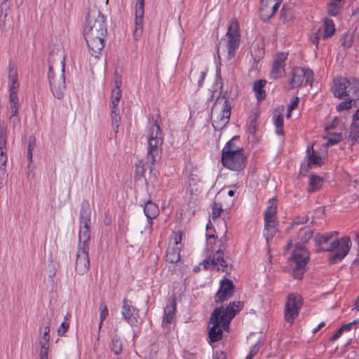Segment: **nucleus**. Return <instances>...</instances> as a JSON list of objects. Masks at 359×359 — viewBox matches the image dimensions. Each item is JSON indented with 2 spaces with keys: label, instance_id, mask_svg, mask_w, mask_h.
Segmentation results:
<instances>
[{
  "label": "nucleus",
  "instance_id": "412c9836",
  "mask_svg": "<svg viewBox=\"0 0 359 359\" xmlns=\"http://www.w3.org/2000/svg\"><path fill=\"white\" fill-rule=\"evenodd\" d=\"M287 58V53H280L274 59L271 72V77L273 79L281 78L285 74V62Z\"/></svg>",
  "mask_w": 359,
  "mask_h": 359
},
{
  "label": "nucleus",
  "instance_id": "bf43d9fd",
  "mask_svg": "<svg viewBox=\"0 0 359 359\" xmlns=\"http://www.w3.org/2000/svg\"><path fill=\"white\" fill-rule=\"evenodd\" d=\"M35 142H36V140H35L34 137H33V136L29 137L28 149H27L29 151H33V149H34V147H35Z\"/></svg>",
  "mask_w": 359,
  "mask_h": 359
},
{
  "label": "nucleus",
  "instance_id": "a211bd4d",
  "mask_svg": "<svg viewBox=\"0 0 359 359\" xmlns=\"http://www.w3.org/2000/svg\"><path fill=\"white\" fill-rule=\"evenodd\" d=\"M84 37L90 55L95 58L100 57L105 46L106 36H101L99 34L84 36Z\"/></svg>",
  "mask_w": 359,
  "mask_h": 359
},
{
  "label": "nucleus",
  "instance_id": "1a4fd4ad",
  "mask_svg": "<svg viewBox=\"0 0 359 359\" xmlns=\"http://www.w3.org/2000/svg\"><path fill=\"white\" fill-rule=\"evenodd\" d=\"M332 93L335 97L342 98L355 95L359 97V87L352 85L351 81L345 77H339L334 80V85L332 88Z\"/></svg>",
  "mask_w": 359,
  "mask_h": 359
},
{
  "label": "nucleus",
  "instance_id": "2f4dec72",
  "mask_svg": "<svg viewBox=\"0 0 359 359\" xmlns=\"http://www.w3.org/2000/svg\"><path fill=\"white\" fill-rule=\"evenodd\" d=\"M6 128L3 123H0V154L3 156L6 154Z\"/></svg>",
  "mask_w": 359,
  "mask_h": 359
},
{
  "label": "nucleus",
  "instance_id": "c9c22d12",
  "mask_svg": "<svg viewBox=\"0 0 359 359\" xmlns=\"http://www.w3.org/2000/svg\"><path fill=\"white\" fill-rule=\"evenodd\" d=\"M111 117L113 130L116 134L118 133L119 123L121 121V116L119 115V110L118 107L111 108Z\"/></svg>",
  "mask_w": 359,
  "mask_h": 359
},
{
  "label": "nucleus",
  "instance_id": "4d7b16f0",
  "mask_svg": "<svg viewBox=\"0 0 359 359\" xmlns=\"http://www.w3.org/2000/svg\"><path fill=\"white\" fill-rule=\"evenodd\" d=\"M34 168V166L32 165V163H29L27 166V178H33V177H34V173H33Z\"/></svg>",
  "mask_w": 359,
  "mask_h": 359
},
{
  "label": "nucleus",
  "instance_id": "3c124183",
  "mask_svg": "<svg viewBox=\"0 0 359 359\" xmlns=\"http://www.w3.org/2000/svg\"><path fill=\"white\" fill-rule=\"evenodd\" d=\"M69 327V323L67 321L62 323L59 328L57 329V334L59 336H64L67 332Z\"/></svg>",
  "mask_w": 359,
  "mask_h": 359
},
{
  "label": "nucleus",
  "instance_id": "69168bd1",
  "mask_svg": "<svg viewBox=\"0 0 359 359\" xmlns=\"http://www.w3.org/2000/svg\"><path fill=\"white\" fill-rule=\"evenodd\" d=\"M183 357L184 359H196L195 355L189 352H184Z\"/></svg>",
  "mask_w": 359,
  "mask_h": 359
},
{
  "label": "nucleus",
  "instance_id": "864d4df0",
  "mask_svg": "<svg viewBox=\"0 0 359 359\" xmlns=\"http://www.w3.org/2000/svg\"><path fill=\"white\" fill-rule=\"evenodd\" d=\"M122 84V76L116 72L114 74V89H121V86Z\"/></svg>",
  "mask_w": 359,
  "mask_h": 359
},
{
  "label": "nucleus",
  "instance_id": "4c0bfd02",
  "mask_svg": "<svg viewBox=\"0 0 359 359\" xmlns=\"http://www.w3.org/2000/svg\"><path fill=\"white\" fill-rule=\"evenodd\" d=\"M121 97V89H112L111 95V108L118 107Z\"/></svg>",
  "mask_w": 359,
  "mask_h": 359
},
{
  "label": "nucleus",
  "instance_id": "4be33fe9",
  "mask_svg": "<svg viewBox=\"0 0 359 359\" xmlns=\"http://www.w3.org/2000/svg\"><path fill=\"white\" fill-rule=\"evenodd\" d=\"M144 15V0H137L135 11L134 37L137 40L142 33Z\"/></svg>",
  "mask_w": 359,
  "mask_h": 359
},
{
  "label": "nucleus",
  "instance_id": "f03ea898",
  "mask_svg": "<svg viewBox=\"0 0 359 359\" xmlns=\"http://www.w3.org/2000/svg\"><path fill=\"white\" fill-rule=\"evenodd\" d=\"M243 306L241 302L237 301L229 303L226 309L222 306L214 309L210 318V324L212 325L209 330L211 342H216L222 339L223 332L220 327L224 330L228 329L231 320L241 310Z\"/></svg>",
  "mask_w": 359,
  "mask_h": 359
},
{
  "label": "nucleus",
  "instance_id": "0eeeda50",
  "mask_svg": "<svg viewBox=\"0 0 359 359\" xmlns=\"http://www.w3.org/2000/svg\"><path fill=\"white\" fill-rule=\"evenodd\" d=\"M100 35L107 36V29L104 16L100 12L88 13L83 35Z\"/></svg>",
  "mask_w": 359,
  "mask_h": 359
},
{
  "label": "nucleus",
  "instance_id": "39448f33",
  "mask_svg": "<svg viewBox=\"0 0 359 359\" xmlns=\"http://www.w3.org/2000/svg\"><path fill=\"white\" fill-rule=\"evenodd\" d=\"M149 124L147 161L154 165L161 157L163 136L157 119L152 118Z\"/></svg>",
  "mask_w": 359,
  "mask_h": 359
},
{
  "label": "nucleus",
  "instance_id": "2eb2a0df",
  "mask_svg": "<svg viewBox=\"0 0 359 359\" xmlns=\"http://www.w3.org/2000/svg\"><path fill=\"white\" fill-rule=\"evenodd\" d=\"M269 205L264 212V222L265 229L264 236L267 241H269V233L271 236L276 231V210L277 207L275 204V201L270 199L269 201Z\"/></svg>",
  "mask_w": 359,
  "mask_h": 359
},
{
  "label": "nucleus",
  "instance_id": "603ef678",
  "mask_svg": "<svg viewBox=\"0 0 359 359\" xmlns=\"http://www.w3.org/2000/svg\"><path fill=\"white\" fill-rule=\"evenodd\" d=\"M359 323V320H354L353 321L344 324L341 326V328L343 329L344 332H349L351 330L353 326H355Z\"/></svg>",
  "mask_w": 359,
  "mask_h": 359
},
{
  "label": "nucleus",
  "instance_id": "aec40b11",
  "mask_svg": "<svg viewBox=\"0 0 359 359\" xmlns=\"http://www.w3.org/2000/svg\"><path fill=\"white\" fill-rule=\"evenodd\" d=\"M139 310L131 306L130 302L124 299L121 307V315L131 325H137L140 323V318L138 314Z\"/></svg>",
  "mask_w": 359,
  "mask_h": 359
},
{
  "label": "nucleus",
  "instance_id": "c85d7f7f",
  "mask_svg": "<svg viewBox=\"0 0 359 359\" xmlns=\"http://www.w3.org/2000/svg\"><path fill=\"white\" fill-rule=\"evenodd\" d=\"M166 259L170 263H177L180 259V248L174 246L169 248L166 254Z\"/></svg>",
  "mask_w": 359,
  "mask_h": 359
},
{
  "label": "nucleus",
  "instance_id": "49530a36",
  "mask_svg": "<svg viewBox=\"0 0 359 359\" xmlns=\"http://www.w3.org/2000/svg\"><path fill=\"white\" fill-rule=\"evenodd\" d=\"M135 165L136 174L143 175L146 171V165L143 163L142 161L139 160L135 163Z\"/></svg>",
  "mask_w": 359,
  "mask_h": 359
},
{
  "label": "nucleus",
  "instance_id": "20e7f679",
  "mask_svg": "<svg viewBox=\"0 0 359 359\" xmlns=\"http://www.w3.org/2000/svg\"><path fill=\"white\" fill-rule=\"evenodd\" d=\"M234 138L229 140L222 151V163L226 168L241 172L246 166L247 157L244 154L243 149L235 145Z\"/></svg>",
  "mask_w": 359,
  "mask_h": 359
},
{
  "label": "nucleus",
  "instance_id": "0e129e2a",
  "mask_svg": "<svg viewBox=\"0 0 359 359\" xmlns=\"http://www.w3.org/2000/svg\"><path fill=\"white\" fill-rule=\"evenodd\" d=\"M9 121L13 123V126L20 123V118L18 116H10Z\"/></svg>",
  "mask_w": 359,
  "mask_h": 359
},
{
  "label": "nucleus",
  "instance_id": "ea45409f",
  "mask_svg": "<svg viewBox=\"0 0 359 359\" xmlns=\"http://www.w3.org/2000/svg\"><path fill=\"white\" fill-rule=\"evenodd\" d=\"M347 98L344 102H340L337 106V110L338 111H341L344 110H348L351 108V102L353 100H355L357 97L355 95H351V97H346Z\"/></svg>",
  "mask_w": 359,
  "mask_h": 359
},
{
  "label": "nucleus",
  "instance_id": "de8ad7c7",
  "mask_svg": "<svg viewBox=\"0 0 359 359\" xmlns=\"http://www.w3.org/2000/svg\"><path fill=\"white\" fill-rule=\"evenodd\" d=\"M40 359H48L49 344H40Z\"/></svg>",
  "mask_w": 359,
  "mask_h": 359
},
{
  "label": "nucleus",
  "instance_id": "a19ab883",
  "mask_svg": "<svg viewBox=\"0 0 359 359\" xmlns=\"http://www.w3.org/2000/svg\"><path fill=\"white\" fill-rule=\"evenodd\" d=\"M10 11L0 10V28L2 30H7L10 26L7 19Z\"/></svg>",
  "mask_w": 359,
  "mask_h": 359
},
{
  "label": "nucleus",
  "instance_id": "f3484780",
  "mask_svg": "<svg viewBox=\"0 0 359 359\" xmlns=\"http://www.w3.org/2000/svg\"><path fill=\"white\" fill-rule=\"evenodd\" d=\"M65 71V54L63 48L59 47L53 50L48 57V72Z\"/></svg>",
  "mask_w": 359,
  "mask_h": 359
},
{
  "label": "nucleus",
  "instance_id": "37998d69",
  "mask_svg": "<svg viewBox=\"0 0 359 359\" xmlns=\"http://www.w3.org/2000/svg\"><path fill=\"white\" fill-rule=\"evenodd\" d=\"M100 324H99V327L100 328L103 323V321L105 320V318L108 316L109 312H108L107 306L104 303L100 304Z\"/></svg>",
  "mask_w": 359,
  "mask_h": 359
},
{
  "label": "nucleus",
  "instance_id": "72a5a7b5",
  "mask_svg": "<svg viewBox=\"0 0 359 359\" xmlns=\"http://www.w3.org/2000/svg\"><path fill=\"white\" fill-rule=\"evenodd\" d=\"M335 32V26L332 20L325 18L324 20L323 39L332 36Z\"/></svg>",
  "mask_w": 359,
  "mask_h": 359
},
{
  "label": "nucleus",
  "instance_id": "c03bdc74",
  "mask_svg": "<svg viewBox=\"0 0 359 359\" xmlns=\"http://www.w3.org/2000/svg\"><path fill=\"white\" fill-rule=\"evenodd\" d=\"M8 176L6 171V158L0 159V177L1 179H6Z\"/></svg>",
  "mask_w": 359,
  "mask_h": 359
},
{
  "label": "nucleus",
  "instance_id": "423d86ee",
  "mask_svg": "<svg viewBox=\"0 0 359 359\" xmlns=\"http://www.w3.org/2000/svg\"><path fill=\"white\" fill-rule=\"evenodd\" d=\"M290 264L293 268L292 275L297 279H302L306 271V264L309 260V253L305 246L297 243L292 250V255L288 257Z\"/></svg>",
  "mask_w": 359,
  "mask_h": 359
},
{
  "label": "nucleus",
  "instance_id": "cd10ccee",
  "mask_svg": "<svg viewBox=\"0 0 359 359\" xmlns=\"http://www.w3.org/2000/svg\"><path fill=\"white\" fill-rule=\"evenodd\" d=\"M265 85L266 81L261 79L254 83L253 90L255 93L256 97L259 101L263 100L266 97V93L263 89Z\"/></svg>",
  "mask_w": 359,
  "mask_h": 359
},
{
  "label": "nucleus",
  "instance_id": "dca6fc26",
  "mask_svg": "<svg viewBox=\"0 0 359 359\" xmlns=\"http://www.w3.org/2000/svg\"><path fill=\"white\" fill-rule=\"evenodd\" d=\"M235 286L232 280L224 278L219 282V287L215 296L216 304L228 301L234 294Z\"/></svg>",
  "mask_w": 359,
  "mask_h": 359
},
{
  "label": "nucleus",
  "instance_id": "5701e85b",
  "mask_svg": "<svg viewBox=\"0 0 359 359\" xmlns=\"http://www.w3.org/2000/svg\"><path fill=\"white\" fill-rule=\"evenodd\" d=\"M346 139L351 145L359 141V108L353 116V123Z\"/></svg>",
  "mask_w": 359,
  "mask_h": 359
},
{
  "label": "nucleus",
  "instance_id": "6e6552de",
  "mask_svg": "<svg viewBox=\"0 0 359 359\" xmlns=\"http://www.w3.org/2000/svg\"><path fill=\"white\" fill-rule=\"evenodd\" d=\"M227 238L226 233L219 238L220 245L212 257L204 259L201 264L207 270L210 265L217 266L218 270L229 273L231 270V266L224 259V252L226 250Z\"/></svg>",
  "mask_w": 359,
  "mask_h": 359
},
{
  "label": "nucleus",
  "instance_id": "052dcab7",
  "mask_svg": "<svg viewBox=\"0 0 359 359\" xmlns=\"http://www.w3.org/2000/svg\"><path fill=\"white\" fill-rule=\"evenodd\" d=\"M344 330L343 329L341 328V327L336 332V333L331 338V340L332 341H336L337 339H338L341 336V334L344 333Z\"/></svg>",
  "mask_w": 359,
  "mask_h": 359
},
{
  "label": "nucleus",
  "instance_id": "4468645a",
  "mask_svg": "<svg viewBox=\"0 0 359 359\" xmlns=\"http://www.w3.org/2000/svg\"><path fill=\"white\" fill-rule=\"evenodd\" d=\"M313 73L309 69L302 67H294L292 72V78L289 81L290 88L300 87L304 81L311 86L313 82Z\"/></svg>",
  "mask_w": 359,
  "mask_h": 359
},
{
  "label": "nucleus",
  "instance_id": "338daca9",
  "mask_svg": "<svg viewBox=\"0 0 359 359\" xmlns=\"http://www.w3.org/2000/svg\"><path fill=\"white\" fill-rule=\"evenodd\" d=\"M182 238L180 235H175L174 237V243L175 246H177L178 244L181 242Z\"/></svg>",
  "mask_w": 359,
  "mask_h": 359
},
{
  "label": "nucleus",
  "instance_id": "f257e3e1",
  "mask_svg": "<svg viewBox=\"0 0 359 359\" xmlns=\"http://www.w3.org/2000/svg\"><path fill=\"white\" fill-rule=\"evenodd\" d=\"M90 208L88 201H83L80 210L79 246L75 270L79 275L86 273L90 267L89 241L90 239Z\"/></svg>",
  "mask_w": 359,
  "mask_h": 359
},
{
  "label": "nucleus",
  "instance_id": "f704fd0d",
  "mask_svg": "<svg viewBox=\"0 0 359 359\" xmlns=\"http://www.w3.org/2000/svg\"><path fill=\"white\" fill-rule=\"evenodd\" d=\"M273 124L276 127V133L278 135H283V117L280 114L279 111H275L273 116Z\"/></svg>",
  "mask_w": 359,
  "mask_h": 359
},
{
  "label": "nucleus",
  "instance_id": "6ab92c4d",
  "mask_svg": "<svg viewBox=\"0 0 359 359\" xmlns=\"http://www.w3.org/2000/svg\"><path fill=\"white\" fill-rule=\"evenodd\" d=\"M283 0H260L259 13L262 21L269 20L278 11Z\"/></svg>",
  "mask_w": 359,
  "mask_h": 359
},
{
  "label": "nucleus",
  "instance_id": "774afa93",
  "mask_svg": "<svg viewBox=\"0 0 359 359\" xmlns=\"http://www.w3.org/2000/svg\"><path fill=\"white\" fill-rule=\"evenodd\" d=\"M325 325V323L324 322H321L315 329L313 332L316 333L318 330H320Z\"/></svg>",
  "mask_w": 359,
  "mask_h": 359
},
{
  "label": "nucleus",
  "instance_id": "393cba45",
  "mask_svg": "<svg viewBox=\"0 0 359 359\" xmlns=\"http://www.w3.org/2000/svg\"><path fill=\"white\" fill-rule=\"evenodd\" d=\"M8 90L9 94L18 95V90L19 88V82L17 69L13 67H11L8 71Z\"/></svg>",
  "mask_w": 359,
  "mask_h": 359
},
{
  "label": "nucleus",
  "instance_id": "9d476101",
  "mask_svg": "<svg viewBox=\"0 0 359 359\" xmlns=\"http://www.w3.org/2000/svg\"><path fill=\"white\" fill-rule=\"evenodd\" d=\"M227 59L231 60L236 55V50L240 45V34L238 32V24L236 20L231 21L226 34Z\"/></svg>",
  "mask_w": 359,
  "mask_h": 359
},
{
  "label": "nucleus",
  "instance_id": "8fccbe9b",
  "mask_svg": "<svg viewBox=\"0 0 359 359\" xmlns=\"http://www.w3.org/2000/svg\"><path fill=\"white\" fill-rule=\"evenodd\" d=\"M206 76V72L205 71H201L197 75H195L194 74V76L196 77L195 78L197 81L198 87L200 88L203 86V81L205 79V77Z\"/></svg>",
  "mask_w": 359,
  "mask_h": 359
},
{
  "label": "nucleus",
  "instance_id": "9b49d317",
  "mask_svg": "<svg viewBox=\"0 0 359 359\" xmlns=\"http://www.w3.org/2000/svg\"><path fill=\"white\" fill-rule=\"evenodd\" d=\"M222 101V110L219 114H214L212 117V124L216 130L223 129L229 123L231 116V106L227 98L224 96L221 101L217 100L216 105H219Z\"/></svg>",
  "mask_w": 359,
  "mask_h": 359
},
{
  "label": "nucleus",
  "instance_id": "e433bc0d",
  "mask_svg": "<svg viewBox=\"0 0 359 359\" xmlns=\"http://www.w3.org/2000/svg\"><path fill=\"white\" fill-rule=\"evenodd\" d=\"M354 34L352 32L348 31L341 37V46L344 48H350L353 45Z\"/></svg>",
  "mask_w": 359,
  "mask_h": 359
},
{
  "label": "nucleus",
  "instance_id": "ddd939ff",
  "mask_svg": "<svg viewBox=\"0 0 359 359\" xmlns=\"http://www.w3.org/2000/svg\"><path fill=\"white\" fill-rule=\"evenodd\" d=\"M302 305V297L297 294L290 293L287 295V300L285 308V319L287 322L292 323L298 316L299 311Z\"/></svg>",
  "mask_w": 359,
  "mask_h": 359
},
{
  "label": "nucleus",
  "instance_id": "bb28decb",
  "mask_svg": "<svg viewBox=\"0 0 359 359\" xmlns=\"http://www.w3.org/2000/svg\"><path fill=\"white\" fill-rule=\"evenodd\" d=\"M175 303L174 302L168 304L164 309V316L163 323L164 324H170L175 315Z\"/></svg>",
  "mask_w": 359,
  "mask_h": 359
},
{
  "label": "nucleus",
  "instance_id": "58836bf2",
  "mask_svg": "<svg viewBox=\"0 0 359 359\" xmlns=\"http://www.w3.org/2000/svg\"><path fill=\"white\" fill-rule=\"evenodd\" d=\"M257 128V117L255 115L250 116L247 122V132L253 135L255 134Z\"/></svg>",
  "mask_w": 359,
  "mask_h": 359
},
{
  "label": "nucleus",
  "instance_id": "680f3d73",
  "mask_svg": "<svg viewBox=\"0 0 359 359\" xmlns=\"http://www.w3.org/2000/svg\"><path fill=\"white\" fill-rule=\"evenodd\" d=\"M214 359H226V354L224 351L216 352Z\"/></svg>",
  "mask_w": 359,
  "mask_h": 359
},
{
  "label": "nucleus",
  "instance_id": "09e8293b",
  "mask_svg": "<svg viewBox=\"0 0 359 359\" xmlns=\"http://www.w3.org/2000/svg\"><path fill=\"white\" fill-rule=\"evenodd\" d=\"M10 109L19 108L18 95L9 94Z\"/></svg>",
  "mask_w": 359,
  "mask_h": 359
},
{
  "label": "nucleus",
  "instance_id": "c756f323",
  "mask_svg": "<svg viewBox=\"0 0 359 359\" xmlns=\"http://www.w3.org/2000/svg\"><path fill=\"white\" fill-rule=\"evenodd\" d=\"M323 184L322 177L317 175H312L309 180V187L308 191L309 193L319 190Z\"/></svg>",
  "mask_w": 359,
  "mask_h": 359
},
{
  "label": "nucleus",
  "instance_id": "7ed1b4c3",
  "mask_svg": "<svg viewBox=\"0 0 359 359\" xmlns=\"http://www.w3.org/2000/svg\"><path fill=\"white\" fill-rule=\"evenodd\" d=\"M335 232L317 234L315 236L316 243L324 251H334L330 257V262L334 264L343 259L351 248V240L348 237H342L340 239L333 238Z\"/></svg>",
  "mask_w": 359,
  "mask_h": 359
},
{
  "label": "nucleus",
  "instance_id": "a18cd8bd",
  "mask_svg": "<svg viewBox=\"0 0 359 359\" xmlns=\"http://www.w3.org/2000/svg\"><path fill=\"white\" fill-rule=\"evenodd\" d=\"M222 212V205L219 203H215L212 205V218H217Z\"/></svg>",
  "mask_w": 359,
  "mask_h": 359
},
{
  "label": "nucleus",
  "instance_id": "473e14b6",
  "mask_svg": "<svg viewBox=\"0 0 359 359\" xmlns=\"http://www.w3.org/2000/svg\"><path fill=\"white\" fill-rule=\"evenodd\" d=\"M111 351L115 354V355H120L122 353L123 350V343L119 337L117 335H115L111 341L110 345Z\"/></svg>",
  "mask_w": 359,
  "mask_h": 359
},
{
  "label": "nucleus",
  "instance_id": "5fc2aeb1",
  "mask_svg": "<svg viewBox=\"0 0 359 359\" xmlns=\"http://www.w3.org/2000/svg\"><path fill=\"white\" fill-rule=\"evenodd\" d=\"M299 102V97H296L294 98V100L290 103V104L288 107L289 112L287 115V117L290 116V111L297 107Z\"/></svg>",
  "mask_w": 359,
  "mask_h": 359
},
{
  "label": "nucleus",
  "instance_id": "13d9d810",
  "mask_svg": "<svg viewBox=\"0 0 359 359\" xmlns=\"http://www.w3.org/2000/svg\"><path fill=\"white\" fill-rule=\"evenodd\" d=\"M10 0H2V2L0 5V10H6L10 11V4H9Z\"/></svg>",
  "mask_w": 359,
  "mask_h": 359
},
{
  "label": "nucleus",
  "instance_id": "e2e57ef3",
  "mask_svg": "<svg viewBox=\"0 0 359 359\" xmlns=\"http://www.w3.org/2000/svg\"><path fill=\"white\" fill-rule=\"evenodd\" d=\"M309 221V217L307 216L303 217L302 219H296L293 224H306Z\"/></svg>",
  "mask_w": 359,
  "mask_h": 359
},
{
  "label": "nucleus",
  "instance_id": "a878e982",
  "mask_svg": "<svg viewBox=\"0 0 359 359\" xmlns=\"http://www.w3.org/2000/svg\"><path fill=\"white\" fill-rule=\"evenodd\" d=\"M308 164L309 166H320L323 164V158L319 156L313 147L307 148Z\"/></svg>",
  "mask_w": 359,
  "mask_h": 359
},
{
  "label": "nucleus",
  "instance_id": "79ce46f5",
  "mask_svg": "<svg viewBox=\"0 0 359 359\" xmlns=\"http://www.w3.org/2000/svg\"><path fill=\"white\" fill-rule=\"evenodd\" d=\"M50 322L44 327V332L41 339L39 341V344H49L50 341Z\"/></svg>",
  "mask_w": 359,
  "mask_h": 359
},
{
  "label": "nucleus",
  "instance_id": "7c9ffc66",
  "mask_svg": "<svg viewBox=\"0 0 359 359\" xmlns=\"http://www.w3.org/2000/svg\"><path fill=\"white\" fill-rule=\"evenodd\" d=\"M342 7L343 4L340 2L336 0H331V1L327 4V12L331 16H337Z\"/></svg>",
  "mask_w": 359,
  "mask_h": 359
},
{
  "label": "nucleus",
  "instance_id": "6e6d98bb",
  "mask_svg": "<svg viewBox=\"0 0 359 359\" xmlns=\"http://www.w3.org/2000/svg\"><path fill=\"white\" fill-rule=\"evenodd\" d=\"M259 348L260 344L259 342L258 341L251 348L248 354L254 357L258 353Z\"/></svg>",
  "mask_w": 359,
  "mask_h": 359
},
{
  "label": "nucleus",
  "instance_id": "f8f14e48",
  "mask_svg": "<svg viewBox=\"0 0 359 359\" xmlns=\"http://www.w3.org/2000/svg\"><path fill=\"white\" fill-rule=\"evenodd\" d=\"M48 76L53 95L57 99H62L66 90L65 72H48Z\"/></svg>",
  "mask_w": 359,
  "mask_h": 359
},
{
  "label": "nucleus",
  "instance_id": "b1692460",
  "mask_svg": "<svg viewBox=\"0 0 359 359\" xmlns=\"http://www.w3.org/2000/svg\"><path fill=\"white\" fill-rule=\"evenodd\" d=\"M144 212L148 218L149 231H151L153 224L152 220L155 219L159 214L158 206L151 201H148L144 205Z\"/></svg>",
  "mask_w": 359,
  "mask_h": 359
}]
</instances>
